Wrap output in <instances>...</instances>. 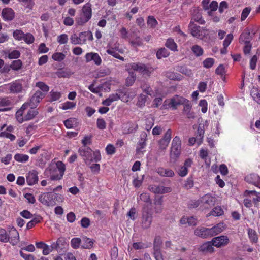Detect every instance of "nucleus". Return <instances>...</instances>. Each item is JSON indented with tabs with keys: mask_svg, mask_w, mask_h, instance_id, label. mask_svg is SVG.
<instances>
[{
	"mask_svg": "<svg viewBox=\"0 0 260 260\" xmlns=\"http://www.w3.org/2000/svg\"><path fill=\"white\" fill-rule=\"evenodd\" d=\"M147 139V135L145 133H144L141 135V139L137 146V151L138 152H141L143 149H144L146 145V141Z\"/></svg>",
	"mask_w": 260,
	"mask_h": 260,
	"instance_id": "32",
	"label": "nucleus"
},
{
	"mask_svg": "<svg viewBox=\"0 0 260 260\" xmlns=\"http://www.w3.org/2000/svg\"><path fill=\"white\" fill-rule=\"evenodd\" d=\"M245 180L250 183H255L258 181L259 176L255 174H251L247 175L245 178Z\"/></svg>",
	"mask_w": 260,
	"mask_h": 260,
	"instance_id": "42",
	"label": "nucleus"
},
{
	"mask_svg": "<svg viewBox=\"0 0 260 260\" xmlns=\"http://www.w3.org/2000/svg\"><path fill=\"white\" fill-rule=\"evenodd\" d=\"M217 198L215 196H213L211 194L208 193L203 196L200 201H198L194 204H191L192 207H198L200 204L204 206L205 208H208L216 203Z\"/></svg>",
	"mask_w": 260,
	"mask_h": 260,
	"instance_id": "4",
	"label": "nucleus"
},
{
	"mask_svg": "<svg viewBox=\"0 0 260 260\" xmlns=\"http://www.w3.org/2000/svg\"><path fill=\"white\" fill-rule=\"evenodd\" d=\"M225 228V226L223 223L217 224L211 228H209L211 237L217 235L222 232Z\"/></svg>",
	"mask_w": 260,
	"mask_h": 260,
	"instance_id": "29",
	"label": "nucleus"
},
{
	"mask_svg": "<svg viewBox=\"0 0 260 260\" xmlns=\"http://www.w3.org/2000/svg\"><path fill=\"white\" fill-rule=\"evenodd\" d=\"M27 108V104L24 103L22 105L21 108L19 109L16 113V118L17 121L22 123L23 121H24V117H23V114L24 112V110Z\"/></svg>",
	"mask_w": 260,
	"mask_h": 260,
	"instance_id": "33",
	"label": "nucleus"
},
{
	"mask_svg": "<svg viewBox=\"0 0 260 260\" xmlns=\"http://www.w3.org/2000/svg\"><path fill=\"white\" fill-rule=\"evenodd\" d=\"M172 131L169 129L166 132L164 137L158 141L159 149L165 150L168 147L171 139Z\"/></svg>",
	"mask_w": 260,
	"mask_h": 260,
	"instance_id": "13",
	"label": "nucleus"
},
{
	"mask_svg": "<svg viewBox=\"0 0 260 260\" xmlns=\"http://www.w3.org/2000/svg\"><path fill=\"white\" fill-rule=\"evenodd\" d=\"M28 87V81L24 79L16 80L9 84V90L13 93L22 92Z\"/></svg>",
	"mask_w": 260,
	"mask_h": 260,
	"instance_id": "3",
	"label": "nucleus"
},
{
	"mask_svg": "<svg viewBox=\"0 0 260 260\" xmlns=\"http://www.w3.org/2000/svg\"><path fill=\"white\" fill-rule=\"evenodd\" d=\"M39 200L42 204L47 206H53L56 204L53 196L49 192H46L41 194Z\"/></svg>",
	"mask_w": 260,
	"mask_h": 260,
	"instance_id": "10",
	"label": "nucleus"
},
{
	"mask_svg": "<svg viewBox=\"0 0 260 260\" xmlns=\"http://www.w3.org/2000/svg\"><path fill=\"white\" fill-rule=\"evenodd\" d=\"M151 222L152 216L145 210L144 208L142 215V226L144 229H147L150 226Z\"/></svg>",
	"mask_w": 260,
	"mask_h": 260,
	"instance_id": "19",
	"label": "nucleus"
},
{
	"mask_svg": "<svg viewBox=\"0 0 260 260\" xmlns=\"http://www.w3.org/2000/svg\"><path fill=\"white\" fill-rule=\"evenodd\" d=\"M118 100L121 101H126L123 97L121 96V93H119V90L118 93L110 94L108 98L102 102V104L106 106H110L113 102Z\"/></svg>",
	"mask_w": 260,
	"mask_h": 260,
	"instance_id": "15",
	"label": "nucleus"
},
{
	"mask_svg": "<svg viewBox=\"0 0 260 260\" xmlns=\"http://www.w3.org/2000/svg\"><path fill=\"white\" fill-rule=\"evenodd\" d=\"M249 36V33H242L239 37V42L244 44L250 43Z\"/></svg>",
	"mask_w": 260,
	"mask_h": 260,
	"instance_id": "52",
	"label": "nucleus"
},
{
	"mask_svg": "<svg viewBox=\"0 0 260 260\" xmlns=\"http://www.w3.org/2000/svg\"><path fill=\"white\" fill-rule=\"evenodd\" d=\"M191 50L196 56L202 55L204 52L202 48L199 45L193 46L191 48Z\"/></svg>",
	"mask_w": 260,
	"mask_h": 260,
	"instance_id": "50",
	"label": "nucleus"
},
{
	"mask_svg": "<svg viewBox=\"0 0 260 260\" xmlns=\"http://www.w3.org/2000/svg\"><path fill=\"white\" fill-rule=\"evenodd\" d=\"M92 161L98 162L101 160L102 156L100 150L92 151Z\"/></svg>",
	"mask_w": 260,
	"mask_h": 260,
	"instance_id": "62",
	"label": "nucleus"
},
{
	"mask_svg": "<svg viewBox=\"0 0 260 260\" xmlns=\"http://www.w3.org/2000/svg\"><path fill=\"white\" fill-rule=\"evenodd\" d=\"M29 156L27 154L22 153H17L14 156V159L19 162L25 163L29 160Z\"/></svg>",
	"mask_w": 260,
	"mask_h": 260,
	"instance_id": "36",
	"label": "nucleus"
},
{
	"mask_svg": "<svg viewBox=\"0 0 260 260\" xmlns=\"http://www.w3.org/2000/svg\"><path fill=\"white\" fill-rule=\"evenodd\" d=\"M0 137H4L7 139H9L11 141H14L16 137L15 136L9 133L7 131H3L0 133Z\"/></svg>",
	"mask_w": 260,
	"mask_h": 260,
	"instance_id": "60",
	"label": "nucleus"
},
{
	"mask_svg": "<svg viewBox=\"0 0 260 260\" xmlns=\"http://www.w3.org/2000/svg\"><path fill=\"white\" fill-rule=\"evenodd\" d=\"M35 108H30L27 114L24 117L25 121L29 120L34 118L38 113Z\"/></svg>",
	"mask_w": 260,
	"mask_h": 260,
	"instance_id": "41",
	"label": "nucleus"
},
{
	"mask_svg": "<svg viewBox=\"0 0 260 260\" xmlns=\"http://www.w3.org/2000/svg\"><path fill=\"white\" fill-rule=\"evenodd\" d=\"M214 63V59L212 58H208L203 62V66L206 68H210Z\"/></svg>",
	"mask_w": 260,
	"mask_h": 260,
	"instance_id": "58",
	"label": "nucleus"
},
{
	"mask_svg": "<svg viewBox=\"0 0 260 260\" xmlns=\"http://www.w3.org/2000/svg\"><path fill=\"white\" fill-rule=\"evenodd\" d=\"M199 105L201 107V111L203 113L207 112L208 109V103L206 100H200Z\"/></svg>",
	"mask_w": 260,
	"mask_h": 260,
	"instance_id": "61",
	"label": "nucleus"
},
{
	"mask_svg": "<svg viewBox=\"0 0 260 260\" xmlns=\"http://www.w3.org/2000/svg\"><path fill=\"white\" fill-rule=\"evenodd\" d=\"M189 29L191 34L197 38L203 39L208 35V30L205 27L197 26L193 22L190 21L189 25Z\"/></svg>",
	"mask_w": 260,
	"mask_h": 260,
	"instance_id": "5",
	"label": "nucleus"
},
{
	"mask_svg": "<svg viewBox=\"0 0 260 260\" xmlns=\"http://www.w3.org/2000/svg\"><path fill=\"white\" fill-rule=\"evenodd\" d=\"M181 140L179 137L176 136L173 138V139L172 140L171 148L179 149V150H181Z\"/></svg>",
	"mask_w": 260,
	"mask_h": 260,
	"instance_id": "39",
	"label": "nucleus"
},
{
	"mask_svg": "<svg viewBox=\"0 0 260 260\" xmlns=\"http://www.w3.org/2000/svg\"><path fill=\"white\" fill-rule=\"evenodd\" d=\"M248 234L250 241L252 243H257L258 236L256 231L252 229H248Z\"/></svg>",
	"mask_w": 260,
	"mask_h": 260,
	"instance_id": "40",
	"label": "nucleus"
},
{
	"mask_svg": "<svg viewBox=\"0 0 260 260\" xmlns=\"http://www.w3.org/2000/svg\"><path fill=\"white\" fill-rule=\"evenodd\" d=\"M2 15L5 20H11L15 16L14 11L10 8H6L3 10Z\"/></svg>",
	"mask_w": 260,
	"mask_h": 260,
	"instance_id": "26",
	"label": "nucleus"
},
{
	"mask_svg": "<svg viewBox=\"0 0 260 260\" xmlns=\"http://www.w3.org/2000/svg\"><path fill=\"white\" fill-rule=\"evenodd\" d=\"M121 96L123 97L126 101H122L123 102H127L129 100L133 99L136 95L137 91L135 89H130L127 91L123 90H119Z\"/></svg>",
	"mask_w": 260,
	"mask_h": 260,
	"instance_id": "22",
	"label": "nucleus"
},
{
	"mask_svg": "<svg viewBox=\"0 0 260 260\" xmlns=\"http://www.w3.org/2000/svg\"><path fill=\"white\" fill-rule=\"evenodd\" d=\"M149 190L156 194H163L170 192L172 189L170 187H165L164 186L152 185L149 187Z\"/></svg>",
	"mask_w": 260,
	"mask_h": 260,
	"instance_id": "18",
	"label": "nucleus"
},
{
	"mask_svg": "<svg viewBox=\"0 0 260 260\" xmlns=\"http://www.w3.org/2000/svg\"><path fill=\"white\" fill-rule=\"evenodd\" d=\"M157 173L162 177H172L174 176V172L170 169H166L162 167L158 168L157 169Z\"/></svg>",
	"mask_w": 260,
	"mask_h": 260,
	"instance_id": "30",
	"label": "nucleus"
},
{
	"mask_svg": "<svg viewBox=\"0 0 260 260\" xmlns=\"http://www.w3.org/2000/svg\"><path fill=\"white\" fill-rule=\"evenodd\" d=\"M251 95L254 101L260 104V91L257 88H252L251 90Z\"/></svg>",
	"mask_w": 260,
	"mask_h": 260,
	"instance_id": "38",
	"label": "nucleus"
},
{
	"mask_svg": "<svg viewBox=\"0 0 260 260\" xmlns=\"http://www.w3.org/2000/svg\"><path fill=\"white\" fill-rule=\"evenodd\" d=\"M44 94L40 91H37L32 96L27 104V107L35 108L37 106L40 101L44 98Z\"/></svg>",
	"mask_w": 260,
	"mask_h": 260,
	"instance_id": "11",
	"label": "nucleus"
},
{
	"mask_svg": "<svg viewBox=\"0 0 260 260\" xmlns=\"http://www.w3.org/2000/svg\"><path fill=\"white\" fill-rule=\"evenodd\" d=\"M180 223L182 224L188 223L189 225L194 226L197 224V219L192 216L190 217H183L180 219Z\"/></svg>",
	"mask_w": 260,
	"mask_h": 260,
	"instance_id": "34",
	"label": "nucleus"
},
{
	"mask_svg": "<svg viewBox=\"0 0 260 260\" xmlns=\"http://www.w3.org/2000/svg\"><path fill=\"white\" fill-rule=\"evenodd\" d=\"M79 39L81 44L85 43L87 40L92 41L93 39L92 33L90 31L82 32L79 35Z\"/></svg>",
	"mask_w": 260,
	"mask_h": 260,
	"instance_id": "25",
	"label": "nucleus"
},
{
	"mask_svg": "<svg viewBox=\"0 0 260 260\" xmlns=\"http://www.w3.org/2000/svg\"><path fill=\"white\" fill-rule=\"evenodd\" d=\"M76 106V102L66 101L60 104L59 108L63 110L74 109Z\"/></svg>",
	"mask_w": 260,
	"mask_h": 260,
	"instance_id": "35",
	"label": "nucleus"
},
{
	"mask_svg": "<svg viewBox=\"0 0 260 260\" xmlns=\"http://www.w3.org/2000/svg\"><path fill=\"white\" fill-rule=\"evenodd\" d=\"M82 12L83 16L77 22L79 25H82L88 22L92 16L91 4L90 3H86L83 7Z\"/></svg>",
	"mask_w": 260,
	"mask_h": 260,
	"instance_id": "8",
	"label": "nucleus"
},
{
	"mask_svg": "<svg viewBox=\"0 0 260 260\" xmlns=\"http://www.w3.org/2000/svg\"><path fill=\"white\" fill-rule=\"evenodd\" d=\"M181 150L171 148L170 152V163L171 164H174L179 158Z\"/></svg>",
	"mask_w": 260,
	"mask_h": 260,
	"instance_id": "27",
	"label": "nucleus"
},
{
	"mask_svg": "<svg viewBox=\"0 0 260 260\" xmlns=\"http://www.w3.org/2000/svg\"><path fill=\"white\" fill-rule=\"evenodd\" d=\"M10 240L9 235L4 229H0V242L7 243Z\"/></svg>",
	"mask_w": 260,
	"mask_h": 260,
	"instance_id": "45",
	"label": "nucleus"
},
{
	"mask_svg": "<svg viewBox=\"0 0 260 260\" xmlns=\"http://www.w3.org/2000/svg\"><path fill=\"white\" fill-rule=\"evenodd\" d=\"M129 76L126 79L125 84L127 86H132L136 80V75L134 73L129 74Z\"/></svg>",
	"mask_w": 260,
	"mask_h": 260,
	"instance_id": "55",
	"label": "nucleus"
},
{
	"mask_svg": "<svg viewBox=\"0 0 260 260\" xmlns=\"http://www.w3.org/2000/svg\"><path fill=\"white\" fill-rule=\"evenodd\" d=\"M10 240L9 242L12 245H16L19 241L20 237L18 232L13 226L9 228Z\"/></svg>",
	"mask_w": 260,
	"mask_h": 260,
	"instance_id": "14",
	"label": "nucleus"
},
{
	"mask_svg": "<svg viewBox=\"0 0 260 260\" xmlns=\"http://www.w3.org/2000/svg\"><path fill=\"white\" fill-rule=\"evenodd\" d=\"M71 245L74 249H78L81 247V239L79 238H74L71 240Z\"/></svg>",
	"mask_w": 260,
	"mask_h": 260,
	"instance_id": "48",
	"label": "nucleus"
},
{
	"mask_svg": "<svg viewBox=\"0 0 260 260\" xmlns=\"http://www.w3.org/2000/svg\"><path fill=\"white\" fill-rule=\"evenodd\" d=\"M65 126L67 128H73L77 124V119L75 118H70L64 121Z\"/></svg>",
	"mask_w": 260,
	"mask_h": 260,
	"instance_id": "47",
	"label": "nucleus"
},
{
	"mask_svg": "<svg viewBox=\"0 0 260 260\" xmlns=\"http://www.w3.org/2000/svg\"><path fill=\"white\" fill-rule=\"evenodd\" d=\"M78 152L86 164H90L92 161V151L89 147H81Z\"/></svg>",
	"mask_w": 260,
	"mask_h": 260,
	"instance_id": "9",
	"label": "nucleus"
},
{
	"mask_svg": "<svg viewBox=\"0 0 260 260\" xmlns=\"http://www.w3.org/2000/svg\"><path fill=\"white\" fill-rule=\"evenodd\" d=\"M165 46L172 51H177V45L172 38H169L167 39Z\"/></svg>",
	"mask_w": 260,
	"mask_h": 260,
	"instance_id": "37",
	"label": "nucleus"
},
{
	"mask_svg": "<svg viewBox=\"0 0 260 260\" xmlns=\"http://www.w3.org/2000/svg\"><path fill=\"white\" fill-rule=\"evenodd\" d=\"M141 88L144 92L148 95H152L151 93V88L147 83L145 82L142 83L141 85Z\"/></svg>",
	"mask_w": 260,
	"mask_h": 260,
	"instance_id": "63",
	"label": "nucleus"
},
{
	"mask_svg": "<svg viewBox=\"0 0 260 260\" xmlns=\"http://www.w3.org/2000/svg\"><path fill=\"white\" fill-rule=\"evenodd\" d=\"M194 234L202 238H207L211 237L209 228L205 227H198L194 231Z\"/></svg>",
	"mask_w": 260,
	"mask_h": 260,
	"instance_id": "21",
	"label": "nucleus"
},
{
	"mask_svg": "<svg viewBox=\"0 0 260 260\" xmlns=\"http://www.w3.org/2000/svg\"><path fill=\"white\" fill-rule=\"evenodd\" d=\"M22 65V61L18 59L13 61L11 63L10 65V68L14 71H18L21 68Z\"/></svg>",
	"mask_w": 260,
	"mask_h": 260,
	"instance_id": "49",
	"label": "nucleus"
},
{
	"mask_svg": "<svg viewBox=\"0 0 260 260\" xmlns=\"http://www.w3.org/2000/svg\"><path fill=\"white\" fill-rule=\"evenodd\" d=\"M20 56V52L16 50L10 51L8 54V57L10 59H17L19 58Z\"/></svg>",
	"mask_w": 260,
	"mask_h": 260,
	"instance_id": "57",
	"label": "nucleus"
},
{
	"mask_svg": "<svg viewBox=\"0 0 260 260\" xmlns=\"http://www.w3.org/2000/svg\"><path fill=\"white\" fill-rule=\"evenodd\" d=\"M146 102V96L141 94L138 97L137 105L139 107H143L145 105Z\"/></svg>",
	"mask_w": 260,
	"mask_h": 260,
	"instance_id": "64",
	"label": "nucleus"
},
{
	"mask_svg": "<svg viewBox=\"0 0 260 260\" xmlns=\"http://www.w3.org/2000/svg\"><path fill=\"white\" fill-rule=\"evenodd\" d=\"M192 164V160L190 159H187L183 166L180 167L177 171L178 175L181 177H185L187 175L188 172V168L191 167Z\"/></svg>",
	"mask_w": 260,
	"mask_h": 260,
	"instance_id": "16",
	"label": "nucleus"
},
{
	"mask_svg": "<svg viewBox=\"0 0 260 260\" xmlns=\"http://www.w3.org/2000/svg\"><path fill=\"white\" fill-rule=\"evenodd\" d=\"M97 127L101 130H104L106 127V123L104 119L98 118L96 121Z\"/></svg>",
	"mask_w": 260,
	"mask_h": 260,
	"instance_id": "59",
	"label": "nucleus"
},
{
	"mask_svg": "<svg viewBox=\"0 0 260 260\" xmlns=\"http://www.w3.org/2000/svg\"><path fill=\"white\" fill-rule=\"evenodd\" d=\"M154 204L155 205V207L154 208V210L155 213H161L162 211V200L161 199L155 201Z\"/></svg>",
	"mask_w": 260,
	"mask_h": 260,
	"instance_id": "56",
	"label": "nucleus"
},
{
	"mask_svg": "<svg viewBox=\"0 0 260 260\" xmlns=\"http://www.w3.org/2000/svg\"><path fill=\"white\" fill-rule=\"evenodd\" d=\"M212 241L206 242L200 246L199 250L203 252L213 253L214 251Z\"/></svg>",
	"mask_w": 260,
	"mask_h": 260,
	"instance_id": "24",
	"label": "nucleus"
},
{
	"mask_svg": "<svg viewBox=\"0 0 260 260\" xmlns=\"http://www.w3.org/2000/svg\"><path fill=\"white\" fill-rule=\"evenodd\" d=\"M224 213L223 209L221 206H217L215 207L210 213L209 215L215 216H219L222 215Z\"/></svg>",
	"mask_w": 260,
	"mask_h": 260,
	"instance_id": "43",
	"label": "nucleus"
},
{
	"mask_svg": "<svg viewBox=\"0 0 260 260\" xmlns=\"http://www.w3.org/2000/svg\"><path fill=\"white\" fill-rule=\"evenodd\" d=\"M211 241L214 246L217 248L225 246L229 243L228 237L223 235L213 238Z\"/></svg>",
	"mask_w": 260,
	"mask_h": 260,
	"instance_id": "12",
	"label": "nucleus"
},
{
	"mask_svg": "<svg viewBox=\"0 0 260 260\" xmlns=\"http://www.w3.org/2000/svg\"><path fill=\"white\" fill-rule=\"evenodd\" d=\"M169 52L167 49L165 48H161L159 49L156 53L157 58L159 59L162 58L167 57L169 56Z\"/></svg>",
	"mask_w": 260,
	"mask_h": 260,
	"instance_id": "46",
	"label": "nucleus"
},
{
	"mask_svg": "<svg viewBox=\"0 0 260 260\" xmlns=\"http://www.w3.org/2000/svg\"><path fill=\"white\" fill-rule=\"evenodd\" d=\"M65 58V55L61 52H56L52 54V58L56 61H61Z\"/></svg>",
	"mask_w": 260,
	"mask_h": 260,
	"instance_id": "54",
	"label": "nucleus"
},
{
	"mask_svg": "<svg viewBox=\"0 0 260 260\" xmlns=\"http://www.w3.org/2000/svg\"><path fill=\"white\" fill-rule=\"evenodd\" d=\"M245 196H249L255 205H257L258 202H260V192H257L255 191H248L246 190L244 192Z\"/></svg>",
	"mask_w": 260,
	"mask_h": 260,
	"instance_id": "28",
	"label": "nucleus"
},
{
	"mask_svg": "<svg viewBox=\"0 0 260 260\" xmlns=\"http://www.w3.org/2000/svg\"><path fill=\"white\" fill-rule=\"evenodd\" d=\"M94 240L86 237H82L81 239V248L90 249L93 247Z\"/></svg>",
	"mask_w": 260,
	"mask_h": 260,
	"instance_id": "31",
	"label": "nucleus"
},
{
	"mask_svg": "<svg viewBox=\"0 0 260 260\" xmlns=\"http://www.w3.org/2000/svg\"><path fill=\"white\" fill-rule=\"evenodd\" d=\"M251 11V8L250 7H247L245 8L241 12V21H244L248 16L249 15L250 12Z\"/></svg>",
	"mask_w": 260,
	"mask_h": 260,
	"instance_id": "51",
	"label": "nucleus"
},
{
	"mask_svg": "<svg viewBox=\"0 0 260 260\" xmlns=\"http://www.w3.org/2000/svg\"><path fill=\"white\" fill-rule=\"evenodd\" d=\"M38 181V173L36 171H29L26 176V182L28 185H33Z\"/></svg>",
	"mask_w": 260,
	"mask_h": 260,
	"instance_id": "20",
	"label": "nucleus"
},
{
	"mask_svg": "<svg viewBox=\"0 0 260 260\" xmlns=\"http://www.w3.org/2000/svg\"><path fill=\"white\" fill-rule=\"evenodd\" d=\"M85 57L87 62L93 60L96 65H100L102 63V59L99 55L96 53H88Z\"/></svg>",
	"mask_w": 260,
	"mask_h": 260,
	"instance_id": "23",
	"label": "nucleus"
},
{
	"mask_svg": "<svg viewBox=\"0 0 260 260\" xmlns=\"http://www.w3.org/2000/svg\"><path fill=\"white\" fill-rule=\"evenodd\" d=\"M126 70L129 74L134 73L133 71H136L143 75H149L151 73L150 68L140 62L128 63L126 65Z\"/></svg>",
	"mask_w": 260,
	"mask_h": 260,
	"instance_id": "2",
	"label": "nucleus"
},
{
	"mask_svg": "<svg viewBox=\"0 0 260 260\" xmlns=\"http://www.w3.org/2000/svg\"><path fill=\"white\" fill-rule=\"evenodd\" d=\"M186 102H187V99L176 95L171 99L166 100L164 102L163 107L164 108H172L176 109L178 106L181 105Z\"/></svg>",
	"mask_w": 260,
	"mask_h": 260,
	"instance_id": "6",
	"label": "nucleus"
},
{
	"mask_svg": "<svg viewBox=\"0 0 260 260\" xmlns=\"http://www.w3.org/2000/svg\"><path fill=\"white\" fill-rule=\"evenodd\" d=\"M166 76L171 80H181L182 79V76L180 74L174 72H168Z\"/></svg>",
	"mask_w": 260,
	"mask_h": 260,
	"instance_id": "53",
	"label": "nucleus"
},
{
	"mask_svg": "<svg viewBox=\"0 0 260 260\" xmlns=\"http://www.w3.org/2000/svg\"><path fill=\"white\" fill-rule=\"evenodd\" d=\"M66 170V165L61 161L51 162L44 171V175L52 181L61 180Z\"/></svg>",
	"mask_w": 260,
	"mask_h": 260,
	"instance_id": "1",
	"label": "nucleus"
},
{
	"mask_svg": "<svg viewBox=\"0 0 260 260\" xmlns=\"http://www.w3.org/2000/svg\"><path fill=\"white\" fill-rule=\"evenodd\" d=\"M68 245L66 239L63 237H60L56 242L52 243V248H54L58 252L65 249Z\"/></svg>",
	"mask_w": 260,
	"mask_h": 260,
	"instance_id": "17",
	"label": "nucleus"
},
{
	"mask_svg": "<svg viewBox=\"0 0 260 260\" xmlns=\"http://www.w3.org/2000/svg\"><path fill=\"white\" fill-rule=\"evenodd\" d=\"M106 52L108 54L120 60L123 61L124 60V58L119 55V53L123 54L124 50L119 47V44L118 42H116L113 45L111 43L109 44Z\"/></svg>",
	"mask_w": 260,
	"mask_h": 260,
	"instance_id": "7",
	"label": "nucleus"
},
{
	"mask_svg": "<svg viewBox=\"0 0 260 260\" xmlns=\"http://www.w3.org/2000/svg\"><path fill=\"white\" fill-rule=\"evenodd\" d=\"M154 119L151 116H148L145 119V129L149 131L154 125Z\"/></svg>",
	"mask_w": 260,
	"mask_h": 260,
	"instance_id": "44",
	"label": "nucleus"
}]
</instances>
